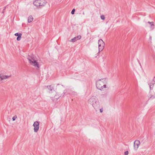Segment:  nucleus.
<instances>
[{
  "label": "nucleus",
  "instance_id": "26",
  "mask_svg": "<svg viewBox=\"0 0 155 155\" xmlns=\"http://www.w3.org/2000/svg\"><path fill=\"white\" fill-rule=\"evenodd\" d=\"M150 38L151 39V37H150Z\"/></svg>",
  "mask_w": 155,
  "mask_h": 155
},
{
  "label": "nucleus",
  "instance_id": "24",
  "mask_svg": "<svg viewBox=\"0 0 155 155\" xmlns=\"http://www.w3.org/2000/svg\"><path fill=\"white\" fill-rule=\"evenodd\" d=\"M103 110L102 108H101V109H100V112L101 113H102L103 112Z\"/></svg>",
  "mask_w": 155,
  "mask_h": 155
},
{
  "label": "nucleus",
  "instance_id": "4",
  "mask_svg": "<svg viewBox=\"0 0 155 155\" xmlns=\"http://www.w3.org/2000/svg\"><path fill=\"white\" fill-rule=\"evenodd\" d=\"M98 44L99 51H102L104 48V42L102 39H100L98 40Z\"/></svg>",
  "mask_w": 155,
  "mask_h": 155
},
{
  "label": "nucleus",
  "instance_id": "27",
  "mask_svg": "<svg viewBox=\"0 0 155 155\" xmlns=\"http://www.w3.org/2000/svg\"><path fill=\"white\" fill-rule=\"evenodd\" d=\"M59 84H57V85H59Z\"/></svg>",
  "mask_w": 155,
  "mask_h": 155
},
{
  "label": "nucleus",
  "instance_id": "17",
  "mask_svg": "<svg viewBox=\"0 0 155 155\" xmlns=\"http://www.w3.org/2000/svg\"><path fill=\"white\" fill-rule=\"evenodd\" d=\"M75 11V9H73V10H72V11L71 12V14L72 15H73Z\"/></svg>",
  "mask_w": 155,
  "mask_h": 155
},
{
  "label": "nucleus",
  "instance_id": "2",
  "mask_svg": "<svg viewBox=\"0 0 155 155\" xmlns=\"http://www.w3.org/2000/svg\"><path fill=\"white\" fill-rule=\"evenodd\" d=\"M88 103L91 104L94 109H97L99 107V103L95 96H92L88 101Z\"/></svg>",
  "mask_w": 155,
  "mask_h": 155
},
{
  "label": "nucleus",
  "instance_id": "1",
  "mask_svg": "<svg viewBox=\"0 0 155 155\" xmlns=\"http://www.w3.org/2000/svg\"><path fill=\"white\" fill-rule=\"evenodd\" d=\"M106 82V78L98 80L96 81V86L97 88L101 91H103V89L106 87V85L105 84Z\"/></svg>",
  "mask_w": 155,
  "mask_h": 155
},
{
  "label": "nucleus",
  "instance_id": "13",
  "mask_svg": "<svg viewBox=\"0 0 155 155\" xmlns=\"http://www.w3.org/2000/svg\"><path fill=\"white\" fill-rule=\"evenodd\" d=\"M77 40V39L76 38V37H74V38H72L71 40V41L72 42H75Z\"/></svg>",
  "mask_w": 155,
  "mask_h": 155
},
{
  "label": "nucleus",
  "instance_id": "12",
  "mask_svg": "<svg viewBox=\"0 0 155 155\" xmlns=\"http://www.w3.org/2000/svg\"><path fill=\"white\" fill-rule=\"evenodd\" d=\"M33 17L31 15L29 16L28 19V22L29 23L33 21Z\"/></svg>",
  "mask_w": 155,
  "mask_h": 155
},
{
  "label": "nucleus",
  "instance_id": "22",
  "mask_svg": "<svg viewBox=\"0 0 155 155\" xmlns=\"http://www.w3.org/2000/svg\"><path fill=\"white\" fill-rule=\"evenodd\" d=\"M155 83V82H153V81H152L151 82L150 84H152V85H153Z\"/></svg>",
  "mask_w": 155,
  "mask_h": 155
},
{
  "label": "nucleus",
  "instance_id": "11",
  "mask_svg": "<svg viewBox=\"0 0 155 155\" xmlns=\"http://www.w3.org/2000/svg\"><path fill=\"white\" fill-rule=\"evenodd\" d=\"M46 87L49 90V93H52V91L53 90V88L51 85L46 86Z\"/></svg>",
  "mask_w": 155,
  "mask_h": 155
},
{
  "label": "nucleus",
  "instance_id": "18",
  "mask_svg": "<svg viewBox=\"0 0 155 155\" xmlns=\"http://www.w3.org/2000/svg\"><path fill=\"white\" fill-rule=\"evenodd\" d=\"M101 19L102 20H104L105 19V17L104 15H102L101 16Z\"/></svg>",
  "mask_w": 155,
  "mask_h": 155
},
{
  "label": "nucleus",
  "instance_id": "15",
  "mask_svg": "<svg viewBox=\"0 0 155 155\" xmlns=\"http://www.w3.org/2000/svg\"><path fill=\"white\" fill-rule=\"evenodd\" d=\"M106 93H105L104 94H101V98H103L105 96H106Z\"/></svg>",
  "mask_w": 155,
  "mask_h": 155
},
{
  "label": "nucleus",
  "instance_id": "10",
  "mask_svg": "<svg viewBox=\"0 0 155 155\" xmlns=\"http://www.w3.org/2000/svg\"><path fill=\"white\" fill-rule=\"evenodd\" d=\"M65 92L64 91L63 93L61 95L59 96L58 95H56L54 97L56 99L58 100L60 97H64V94H65Z\"/></svg>",
  "mask_w": 155,
  "mask_h": 155
},
{
  "label": "nucleus",
  "instance_id": "23",
  "mask_svg": "<svg viewBox=\"0 0 155 155\" xmlns=\"http://www.w3.org/2000/svg\"><path fill=\"white\" fill-rule=\"evenodd\" d=\"M5 9H6V7H4L3 9V11L2 12V13H4L5 11Z\"/></svg>",
  "mask_w": 155,
  "mask_h": 155
},
{
  "label": "nucleus",
  "instance_id": "14",
  "mask_svg": "<svg viewBox=\"0 0 155 155\" xmlns=\"http://www.w3.org/2000/svg\"><path fill=\"white\" fill-rule=\"evenodd\" d=\"M76 37L77 38V40H78L80 39L81 38V36L79 35H78L77 37Z\"/></svg>",
  "mask_w": 155,
  "mask_h": 155
},
{
  "label": "nucleus",
  "instance_id": "9",
  "mask_svg": "<svg viewBox=\"0 0 155 155\" xmlns=\"http://www.w3.org/2000/svg\"><path fill=\"white\" fill-rule=\"evenodd\" d=\"M15 35L16 36H18L17 38V40L18 41H20L21 38L22 34L21 33H17L15 34Z\"/></svg>",
  "mask_w": 155,
  "mask_h": 155
},
{
  "label": "nucleus",
  "instance_id": "21",
  "mask_svg": "<svg viewBox=\"0 0 155 155\" xmlns=\"http://www.w3.org/2000/svg\"><path fill=\"white\" fill-rule=\"evenodd\" d=\"M128 151H127L124 152L125 155H128Z\"/></svg>",
  "mask_w": 155,
  "mask_h": 155
},
{
  "label": "nucleus",
  "instance_id": "3",
  "mask_svg": "<svg viewBox=\"0 0 155 155\" xmlns=\"http://www.w3.org/2000/svg\"><path fill=\"white\" fill-rule=\"evenodd\" d=\"M33 3L37 7L44 6L46 4V3L43 2V0H35L34 2Z\"/></svg>",
  "mask_w": 155,
  "mask_h": 155
},
{
  "label": "nucleus",
  "instance_id": "25",
  "mask_svg": "<svg viewBox=\"0 0 155 155\" xmlns=\"http://www.w3.org/2000/svg\"><path fill=\"white\" fill-rule=\"evenodd\" d=\"M138 62L139 63L140 65V61L139 60H138Z\"/></svg>",
  "mask_w": 155,
  "mask_h": 155
},
{
  "label": "nucleus",
  "instance_id": "6",
  "mask_svg": "<svg viewBox=\"0 0 155 155\" xmlns=\"http://www.w3.org/2000/svg\"><path fill=\"white\" fill-rule=\"evenodd\" d=\"M32 59L33 60V61H32L31 59H28L29 63L31 64H33V65L35 67H37L38 68H39V64L38 62L36 61L35 60H34L33 58Z\"/></svg>",
  "mask_w": 155,
  "mask_h": 155
},
{
  "label": "nucleus",
  "instance_id": "7",
  "mask_svg": "<svg viewBox=\"0 0 155 155\" xmlns=\"http://www.w3.org/2000/svg\"><path fill=\"white\" fill-rule=\"evenodd\" d=\"M140 142L138 140H136L134 143V148L135 150H137L140 145Z\"/></svg>",
  "mask_w": 155,
  "mask_h": 155
},
{
  "label": "nucleus",
  "instance_id": "5",
  "mask_svg": "<svg viewBox=\"0 0 155 155\" xmlns=\"http://www.w3.org/2000/svg\"><path fill=\"white\" fill-rule=\"evenodd\" d=\"M34 127V131L35 132H37L38 131L39 128V123L37 121H35L34 122L33 124Z\"/></svg>",
  "mask_w": 155,
  "mask_h": 155
},
{
  "label": "nucleus",
  "instance_id": "16",
  "mask_svg": "<svg viewBox=\"0 0 155 155\" xmlns=\"http://www.w3.org/2000/svg\"><path fill=\"white\" fill-rule=\"evenodd\" d=\"M17 117L16 115L14 116L12 118L13 121L15 120L17 118Z\"/></svg>",
  "mask_w": 155,
  "mask_h": 155
},
{
  "label": "nucleus",
  "instance_id": "8",
  "mask_svg": "<svg viewBox=\"0 0 155 155\" xmlns=\"http://www.w3.org/2000/svg\"><path fill=\"white\" fill-rule=\"evenodd\" d=\"M11 76L5 75L0 74V79L2 80L4 79H6L10 78Z\"/></svg>",
  "mask_w": 155,
  "mask_h": 155
},
{
  "label": "nucleus",
  "instance_id": "20",
  "mask_svg": "<svg viewBox=\"0 0 155 155\" xmlns=\"http://www.w3.org/2000/svg\"><path fill=\"white\" fill-rule=\"evenodd\" d=\"M148 23L150 24L151 25V26H152V25H153V22H150V21H148Z\"/></svg>",
  "mask_w": 155,
  "mask_h": 155
},
{
  "label": "nucleus",
  "instance_id": "19",
  "mask_svg": "<svg viewBox=\"0 0 155 155\" xmlns=\"http://www.w3.org/2000/svg\"><path fill=\"white\" fill-rule=\"evenodd\" d=\"M150 89L151 90L153 88V85H152L151 84H150Z\"/></svg>",
  "mask_w": 155,
  "mask_h": 155
}]
</instances>
